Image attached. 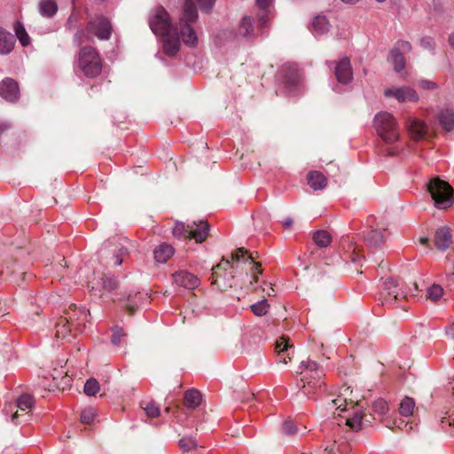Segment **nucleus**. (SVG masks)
I'll list each match as a JSON object with an SVG mask.
<instances>
[{"instance_id":"nucleus-1","label":"nucleus","mask_w":454,"mask_h":454,"mask_svg":"<svg viewBox=\"0 0 454 454\" xmlns=\"http://www.w3.org/2000/svg\"><path fill=\"white\" fill-rule=\"evenodd\" d=\"M197 8L192 0H185L178 23L173 25L168 12L162 7H156L149 18L150 28L161 37L163 52L175 56L180 50L181 41L188 47L198 44L195 25L198 21Z\"/></svg>"},{"instance_id":"nucleus-2","label":"nucleus","mask_w":454,"mask_h":454,"mask_svg":"<svg viewBox=\"0 0 454 454\" xmlns=\"http://www.w3.org/2000/svg\"><path fill=\"white\" fill-rule=\"evenodd\" d=\"M249 263L251 270H256L258 274H262L261 265L254 262V258L251 254L243 248H238L231 254V260L223 258L222 261L212 269V284H217L219 278H223L226 284L231 286V281L234 278V270H238L241 264Z\"/></svg>"},{"instance_id":"nucleus-3","label":"nucleus","mask_w":454,"mask_h":454,"mask_svg":"<svg viewBox=\"0 0 454 454\" xmlns=\"http://www.w3.org/2000/svg\"><path fill=\"white\" fill-rule=\"evenodd\" d=\"M296 373L300 375L301 391L309 398L320 392L324 386V369L315 361H301Z\"/></svg>"},{"instance_id":"nucleus-4","label":"nucleus","mask_w":454,"mask_h":454,"mask_svg":"<svg viewBox=\"0 0 454 454\" xmlns=\"http://www.w3.org/2000/svg\"><path fill=\"white\" fill-rule=\"evenodd\" d=\"M112 32L111 21L103 15H96L89 20L85 29H80L74 34L73 41L76 46L91 42L95 37L100 41H107Z\"/></svg>"},{"instance_id":"nucleus-5","label":"nucleus","mask_w":454,"mask_h":454,"mask_svg":"<svg viewBox=\"0 0 454 454\" xmlns=\"http://www.w3.org/2000/svg\"><path fill=\"white\" fill-rule=\"evenodd\" d=\"M103 62L99 51L90 45L82 47L77 54V67L87 78L99 76L102 73Z\"/></svg>"},{"instance_id":"nucleus-6","label":"nucleus","mask_w":454,"mask_h":454,"mask_svg":"<svg viewBox=\"0 0 454 454\" xmlns=\"http://www.w3.org/2000/svg\"><path fill=\"white\" fill-rule=\"evenodd\" d=\"M378 135L386 144H394L399 140L400 130L396 120L388 112L377 114L373 120Z\"/></svg>"},{"instance_id":"nucleus-7","label":"nucleus","mask_w":454,"mask_h":454,"mask_svg":"<svg viewBox=\"0 0 454 454\" xmlns=\"http://www.w3.org/2000/svg\"><path fill=\"white\" fill-rule=\"evenodd\" d=\"M427 190L437 208L446 209L454 203L453 188L439 177L430 180Z\"/></svg>"},{"instance_id":"nucleus-8","label":"nucleus","mask_w":454,"mask_h":454,"mask_svg":"<svg viewBox=\"0 0 454 454\" xmlns=\"http://www.w3.org/2000/svg\"><path fill=\"white\" fill-rule=\"evenodd\" d=\"M209 231V224L206 221L193 222L185 225L184 223H176L173 228V235L180 239H195L196 242H203Z\"/></svg>"},{"instance_id":"nucleus-9","label":"nucleus","mask_w":454,"mask_h":454,"mask_svg":"<svg viewBox=\"0 0 454 454\" xmlns=\"http://www.w3.org/2000/svg\"><path fill=\"white\" fill-rule=\"evenodd\" d=\"M328 67H333V73L340 83L348 84L353 79V71L350 59L348 57L341 58L339 61H326Z\"/></svg>"},{"instance_id":"nucleus-10","label":"nucleus","mask_w":454,"mask_h":454,"mask_svg":"<svg viewBox=\"0 0 454 454\" xmlns=\"http://www.w3.org/2000/svg\"><path fill=\"white\" fill-rule=\"evenodd\" d=\"M411 50V44L408 41L399 40L390 51L389 60L396 72H401L405 67L404 53Z\"/></svg>"},{"instance_id":"nucleus-11","label":"nucleus","mask_w":454,"mask_h":454,"mask_svg":"<svg viewBox=\"0 0 454 454\" xmlns=\"http://www.w3.org/2000/svg\"><path fill=\"white\" fill-rule=\"evenodd\" d=\"M274 351L277 356V362L286 364L291 361L294 353V348L289 343V340L284 336L276 340Z\"/></svg>"},{"instance_id":"nucleus-12","label":"nucleus","mask_w":454,"mask_h":454,"mask_svg":"<svg viewBox=\"0 0 454 454\" xmlns=\"http://www.w3.org/2000/svg\"><path fill=\"white\" fill-rule=\"evenodd\" d=\"M0 97L8 102H15L20 98L18 82L6 77L0 82Z\"/></svg>"},{"instance_id":"nucleus-13","label":"nucleus","mask_w":454,"mask_h":454,"mask_svg":"<svg viewBox=\"0 0 454 454\" xmlns=\"http://www.w3.org/2000/svg\"><path fill=\"white\" fill-rule=\"evenodd\" d=\"M384 95L386 98H395L400 103L406 101L416 102L419 100L418 94L410 87L387 89L384 91Z\"/></svg>"},{"instance_id":"nucleus-14","label":"nucleus","mask_w":454,"mask_h":454,"mask_svg":"<svg viewBox=\"0 0 454 454\" xmlns=\"http://www.w3.org/2000/svg\"><path fill=\"white\" fill-rule=\"evenodd\" d=\"M90 311L85 308L77 309L75 305H71L65 318L72 326L81 330V327L84 326L85 322L88 321Z\"/></svg>"},{"instance_id":"nucleus-15","label":"nucleus","mask_w":454,"mask_h":454,"mask_svg":"<svg viewBox=\"0 0 454 454\" xmlns=\"http://www.w3.org/2000/svg\"><path fill=\"white\" fill-rule=\"evenodd\" d=\"M174 282L186 289H195L200 284V278L187 270H179L173 274Z\"/></svg>"},{"instance_id":"nucleus-16","label":"nucleus","mask_w":454,"mask_h":454,"mask_svg":"<svg viewBox=\"0 0 454 454\" xmlns=\"http://www.w3.org/2000/svg\"><path fill=\"white\" fill-rule=\"evenodd\" d=\"M407 129L414 140H419L426 137L428 127L421 120L415 117H409L407 120Z\"/></svg>"},{"instance_id":"nucleus-17","label":"nucleus","mask_w":454,"mask_h":454,"mask_svg":"<svg viewBox=\"0 0 454 454\" xmlns=\"http://www.w3.org/2000/svg\"><path fill=\"white\" fill-rule=\"evenodd\" d=\"M285 69L286 72L284 76L285 84L288 90H293L301 81V73L295 64H287Z\"/></svg>"},{"instance_id":"nucleus-18","label":"nucleus","mask_w":454,"mask_h":454,"mask_svg":"<svg viewBox=\"0 0 454 454\" xmlns=\"http://www.w3.org/2000/svg\"><path fill=\"white\" fill-rule=\"evenodd\" d=\"M15 36L0 27V55L11 53L15 45Z\"/></svg>"},{"instance_id":"nucleus-19","label":"nucleus","mask_w":454,"mask_h":454,"mask_svg":"<svg viewBox=\"0 0 454 454\" xmlns=\"http://www.w3.org/2000/svg\"><path fill=\"white\" fill-rule=\"evenodd\" d=\"M452 236L447 227L439 228L434 235V245L438 250H446L451 243Z\"/></svg>"},{"instance_id":"nucleus-20","label":"nucleus","mask_w":454,"mask_h":454,"mask_svg":"<svg viewBox=\"0 0 454 454\" xmlns=\"http://www.w3.org/2000/svg\"><path fill=\"white\" fill-rule=\"evenodd\" d=\"M273 0H256V7L260 11L258 13L259 30H262V28L267 26V23L270 20L269 8Z\"/></svg>"},{"instance_id":"nucleus-21","label":"nucleus","mask_w":454,"mask_h":454,"mask_svg":"<svg viewBox=\"0 0 454 454\" xmlns=\"http://www.w3.org/2000/svg\"><path fill=\"white\" fill-rule=\"evenodd\" d=\"M437 120L445 131H451L454 129V112L451 109H442L437 114Z\"/></svg>"},{"instance_id":"nucleus-22","label":"nucleus","mask_w":454,"mask_h":454,"mask_svg":"<svg viewBox=\"0 0 454 454\" xmlns=\"http://www.w3.org/2000/svg\"><path fill=\"white\" fill-rule=\"evenodd\" d=\"M34 406V398L32 395L25 394L17 400L18 411L12 416V421L17 423V419L20 416L19 411H29ZM27 412L26 414H27Z\"/></svg>"},{"instance_id":"nucleus-23","label":"nucleus","mask_w":454,"mask_h":454,"mask_svg":"<svg viewBox=\"0 0 454 454\" xmlns=\"http://www.w3.org/2000/svg\"><path fill=\"white\" fill-rule=\"evenodd\" d=\"M330 24L328 20L322 15H317L313 19L310 31L315 36L322 35L329 31Z\"/></svg>"},{"instance_id":"nucleus-24","label":"nucleus","mask_w":454,"mask_h":454,"mask_svg":"<svg viewBox=\"0 0 454 454\" xmlns=\"http://www.w3.org/2000/svg\"><path fill=\"white\" fill-rule=\"evenodd\" d=\"M308 184L313 190H322L327 185V179L319 171H310L308 174Z\"/></svg>"},{"instance_id":"nucleus-25","label":"nucleus","mask_w":454,"mask_h":454,"mask_svg":"<svg viewBox=\"0 0 454 454\" xmlns=\"http://www.w3.org/2000/svg\"><path fill=\"white\" fill-rule=\"evenodd\" d=\"M173 254V247L167 243L160 244L153 251L154 259L160 263L166 262Z\"/></svg>"},{"instance_id":"nucleus-26","label":"nucleus","mask_w":454,"mask_h":454,"mask_svg":"<svg viewBox=\"0 0 454 454\" xmlns=\"http://www.w3.org/2000/svg\"><path fill=\"white\" fill-rule=\"evenodd\" d=\"M396 287L397 284L392 278L386 279L383 283V290L387 295L393 297L395 300H399L401 298L406 299L408 294L403 292L400 293Z\"/></svg>"},{"instance_id":"nucleus-27","label":"nucleus","mask_w":454,"mask_h":454,"mask_svg":"<svg viewBox=\"0 0 454 454\" xmlns=\"http://www.w3.org/2000/svg\"><path fill=\"white\" fill-rule=\"evenodd\" d=\"M58 4L54 0H40L39 13L44 18H52L58 12Z\"/></svg>"},{"instance_id":"nucleus-28","label":"nucleus","mask_w":454,"mask_h":454,"mask_svg":"<svg viewBox=\"0 0 454 454\" xmlns=\"http://www.w3.org/2000/svg\"><path fill=\"white\" fill-rule=\"evenodd\" d=\"M202 401V395L197 389H189L184 393V405L189 409L197 408Z\"/></svg>"},{"instance_id":"nucleus-29","label":"nucleus","mask_w":454,"mask_h":454,"mask_svg":"<svg viewBox=\"0 0 454 454\" xmlns=\"http://www.w3.org/2000/svg\"><path fill=\"white\" fill-rule=\"evenodd\" d=\"M364 240L371 247H379L384 243L385 235L381 230L373 229L366 234Z\"/></svg>"},{"instance_id":"nucleus-30","label":"nucleus","mask_w":454,"mask_h":454,"mask_svg":"<svg viewBox=\"0 0 454 454\" xmlns=\"http://www.w3.org/2000/svg\"><path fill=\"white\" fill-rule=\"evenodd\" d=\"M13 30L15 32V36L18 38L22 46L26 47L31 43L30 36L27 33L26 28L21 21H15L13 25Z\"/></svg>"},{"instance_id":"nucleus-31","label":"nucleus","mask_w":454,"mask_h":454,"mask_svg":"<svg viewBox=\"0 0 454 454\" xmlns=\"http://www.w3.org/2000/svg\"><path fill=\"white\" fill-rule=\"evenodd\" d=\"M239 34L248 40L254 37V23L250 16H245L242 19L239 26Z\"/></svg>"},{"instance_id":"nucleus-32","label":"nucleus","mask_w":454,"mask_h":454,"mask_svg":"<svg viewBox=\"0 0 454 454\" xmlns=\"http://www.w3.org/2000/svg\"><path fill=\"white\" fill-rule=\"evenodd\" d=\"M325 454H348L349 446L346 442H338L334 441L325 445Z\"/></svg>"},{"instance_id":"nucleus-33","label":"nucleus","mask_w":454,"mask_h":454,"mask_svg":"<svg viewBox=\"0 0 454 454\" xmlns=\"http://www.w3.org/2000/svg\"><path fill=\"white\" fill-rule=\"evenodd\" d=\"M315 244L320 247H327L332 243V236L327 231H317L313 234Z\"/></svg>"},{"instance_id":"nucleus-34","label":"nucleus","mask_w":454,"mask_h":454,"mask_svg":"<svg viewBox=\"0 0 454 454\" xmlns=\"http://www.w3.org/2000/svg\"><path fill=\"white\" fill-rule=\"evenodd\" d=\"M179 447L184 452H190L195 450L198 454H200L203 450L202 448L198 449L197 441L192 436H185L180 439Z\"/></svg>"},{"instance_id":"nucleus-35","label":"nucleus","mask_w":454,"mask_h":454,"mask_svg":"<svg viewBox=\"0 0 454 454\" xmlns=\"http://www.w3.org/2000/svg\"><path fill=\"white\" fill-rule=\"evenodd\" d=\"M72 325L67 322V318H60L56 324V337L58 339H67L72 330Z\"/></svg>"},{"instance_id":"nucleus-36","label":"nucleus","mask_w":454,"mask_h":454,"mask_svg":"<svg viewBox=\"0 0 454 454\" xmlns=\"http://www.w3.org/2000/svg\"><path fill=\"white\" fill-rule=\"evenodd\" d=\"M444 291L442 286L433 284L427 288L426 298L433 302H436L443 296Z\"/></svg>"},{"instance_id":"nucleus-37","label":"nucleus","mask_w":454,"mask_h":454,"mask_svg":"<svg viewBox=\"0 0 454 454\" xmlns=\"http://www.w3.org/2000/svg\"><path fill=\"white\" fill-rule=\"evenodd\" d=\"M415 402L411 397H404L399 405V413L402 416L408 417L413 413Z\"/></svg>"},{"instance_id":"nucleus-38","label":"nucleus","mask_w":454,"mask_h":454,"mask_svg":"<svg viewBox=\"0 0 454 454\" xmlns=\"http://www.w3.org/2000/svg\"><path fill=\"white\" fill-rule=\"evenodd\" d=\"M346 425L354 431H358L363 426V414L359 411H355L352 417L348 418Z\"/></svg>"},{"instance_id":"nucleus-39","label":"nucleus","mask_w":454,"mask_h":454,"mask_svg":"<svg viewBox=\"0 0 454 454\" xmlns=\"http://www.w3.org/2000/svg\"><path fill=\"white\" fill-rule=\"evenodd\" d=\"M282 432L288 436L294 435L298 433L303 434L306 432V428L304 427L303 429L300 430L293 420L286 419V421H284L282 425Z\"/></svg>"},{"instance_id":"nucleus-40","label":"nucleus","mask_w":454,"mask_h":454,"mask_svg":"<svg viewBox=\"0 0 454 454\" xmlns=\"http://www.w3.org/2000/svg\"><path fill=\"white\" fill-rule=\"evenodd\" d=\"M270 305L266 299H262L251 306L253 313L257 317L264 316L269 311Z\"/></svg>"},{"instance_id":"nucleus-41","label":"nucleus","mask_w":454,"mask_h":454,"mask_svg":"<svg viewBox=\"0 0 454 454\" xmlns=\"http://www.w3.org/2000/svg\"><path fill=\"white\" fill-rule=\"evenodd\" d=\"M99 383L94 378H90L84 384L83 391L89 396L95 395L99 391Z\"/></svg>"},{"instance_id":"nucleus-42","label":"nucleus","mask_w":454,"mask_h":454,"mask_svg":"<svg viewBox=\"0 0 454 454\" xmlns=\"http://www.w3.org/2000/svg\"><path fill=\"white\" fill-rule=\"evenodd\" d=\"M141 406L148 418L153 419L160 415V407L154 402L143 403Z\"/></svg>"},{"instance_id":"nucleus-43","label":"nucleus","mask_w":454,"mask_h":454,"mask_svg":"<svg viewBox=\"0 0 454 454\" xmlns=\"http://www.w3.org/2000/svg\"><path fill=\"white\" fill-rule=\"evenodd\" d=\"M96 416L97 411L94 408H85L81 413V422L82 424H90L94 421Z\"/></svg>"},{"instance_id":"nucleus-44","label":"nucleus","mask_w":454,"mask_h":454,"mask_svg":"<svg viewBox=\"0 0 454 454\" xmlns=\"http://www.w3.org/2000/svg\"><path fill=\"white\" fill-rule=\"evenodd\" d=\"M347 406V400L345 397L339 395L336 398L333 399L331 401V403H329L328 409H335L340 410V411H344L346 410Z\"/></svg>"},{"instance_id":"nucleus-45","label":"nucleus","mask_w":454,"mask_h":454,"mask_svg":"<svg viewBox=\"0 0 454 454\" xmlns=\"http://www.w3.org/2000/svg\"><path fill=\"white\" fill-rule=\"evenodd\" d=\"M372 409L378 414L384 415L388 410V405L384 399L379 398L373 402Z\"/></svg>"},{"instance_id":"nucleus-46","label":"nucleus","mask_w":454,"mask_h":454,"mask_svg":"<svg viewBox=\"0 0 454 454\" xmlns=\"http://www.w3.org/2000/svg\"><path fill=\"white\" fill-rule=\"evenodd\" d=\"M102 288L111 292L117 287V280L114 278L104 277L101 278Z\"/></svg>"},{"instance_id":"nucleus-47","label":"nucleus","mask_w":454,"mask_h":454,"mask_svg":"<svg viewBox=\"0 0 454 454\" xmlns=\"http://www.w3.org/2000/svg\"><path fill=\"white\" fill-rule=\"evenodd\" d=\"M112 331H113V335H112L111 341L114 345H118L121 342V338L125 337L126 334H125L123 329L117 325L113 327Z\"/></svg>"},{"instance_id":"nucleus-48","label":"nucleus","mask_w":454,"mask_h":454,"mask_svg":"<svg viewBox=\"0 0 454 454\" xmlns=\"http://www.w3.org/2000/svg\"><path fill=\"white\" fill-rule=\"evenodd\" d=\"M128 251L124 247L118 249L117 254L113 258V264L120 266L122 263V257L127 254Z\"/></svg>"},{"instance_id":"nucleus-49","label":"nucleus","mask_w":454,"mask_h":454,"mask_svg":"<svg viewBox=\"0 0 454 454\" xmlns=\"http://www.w3.org/2000/svg\"><path fill=\"white\" fill-rule=\"evenodd\" d=\"M419 85L422 89L427 90H435L438 87L436 82H434L433 81H429V80H420L419 82Z\"/></svg>"},{"instance_id":"nucleus-50","label":"nucleus","mask_w":454,"mask_h":454,"mask_svg":"<svg viewBox=\"0 0 454 454\" xmlns=\"http://www.w3.org/2000/svg\"><path fill=\"white\" fill-rule=\"evenodd\" d=\"M420 45L424 49L434 50V39L432 37H429V36H425V37L421 38Z\"/></svg>"},{"instance_id":"nucleus-51","label":"nucleus","mask_w":454,"mask_h":454,"mask_svg":"<svg viewBox=\"0 0 454 454\" xmlns=\"http://www.w3.org/2000/svg\"><path fill=\"white\" fill-rule=\"evenodd\" d=\"M201 10L208 12L215 4V0H197Z\"/></svg>"},{"instance_id":"nucleus-52","label":"nucleus","mask_w":454,"mask_h":454,"mask_svg":"<svg viewBox=\"0 0 454 454\" xmlns=\"http://www.w3.org/2000/svg\"><path fill=\"white\" fill-rule=\"evenodd\" d=\"M446 335L454 340V325L446 327Z\"/></svg>"},{"instance_id":"nucleus-53","label":"nucleus","mask_w":454,"mask_h":454,"mask_svg":"<svg viewBox=\"0 0 454 454\" xmlns=\"http://www.w3.org/2000/svg\"><path fill=\"white\" fill-rule=\"evenodd\" d=\"M293 223H294L293 219L291 217H287L286 219H285L283 221V225L286 229H291L292 225H293Z\"/></svg>"},{"instance_id":"nucleus-54","label":"nucleus","mask_w":454,"mask_h":454,"mask_svg":"<svg viewBox=\"0 0 454 454\" xmlns=\"http://www.w3.org/2000/svg\"><path fill=\"white\" fill-rule=\"evenodd\" d=\"M10 128V124L8 122L3 121L0 122V131L4 132Z\"/></svg>"},{"instance_id":"nucleus-55","label":"nucleus","mask_w":454,"mask_h":454,"mask_svg":"<svg viewBox=\"0 0 454 454\" xmlns=\"http://www.w3.org/2000/svg\"><path fill=\"white\" fill-rule=\"evenodd\" d=\"M402 149L395 148L387 151V154L390 156L397 155Z\"/></svg>"},{"instance_id":"nucleus-56","label":"nucleus","mask_w":454,"mask_h":454,"mask_svg":"<svg viewBox=\"0 0 454 454\" xmlns=\"http://www.w3.org/2000/svg\"><path fill=\"white\" fill-rule=\"evenodd\" d=\"M419 242H420L421 244H423V245H427V244H428V242H429V239H428L427 238H426V237H421V238L419 239Z\"/></svg>"},{"instance_id":"nucleus-57","label":"nucleus","mask_w":454,"mask_h":454,"mask_svg":"<svg viewBox=\"0 0 454 454\" xmlns=\"http://www.w3.org/2000/svg\"><path fill=\"white\" fill-rule=\"evenodd\" d=\"M449 43L451 45V47L454 48V33H452L449 37Z\"/></svg>"},{"instance_id":"nucleus-58","label":"nucleus","mask_w":454,"mask_h":454,"mask_svg":"<svg viewBox=\"0 0 454 454\" xmlns=\"http://www.w3.org/2000/svg\"><path fill=\"white\" fill-rule=\"evenodd\" d=\"M341 1L345 4H354L357 3L359 0H341Z\"/></svg>"},{"instance_id":"nucleus-59","label":"nucleus","mask_w":454,"mask_h":454,"mask_svg":"<svg viewBox=\"0 0 454 454\" xmlns=\"http://www.w3.org/2000/svg\"><path fill=\"white\" fill-rule=\"evenodd\" d=\"M127 309L129 311H130L131 313L134 311V309L129 304L127 305Z\"/></svg>"},{"instance_id":"nucleus-60","label":"nucleus","mask_w":454,"mask_h":454,"mask_svg":"<svg viewBox=\"0 0 454 454\" xmlns=\"http://www.w3.org/2000/svg\"><path fill=\"white\" fill-rule=\"evenodd\" d=\"M43 387H44L45 390H49L50 391L51 389L52 386H51V385L43 386Z\"/></svg>"},{"instance_id":"nucleus-61","label":"nucleus","mask_w":454,"mask_h":454,"mask_svg":"<svg viewBox=\"0 0 454 454\" xmlns=\"http://www.w3.org/2000/svg\"><path fill=\"white\" fill-rule=\"evenodd\" d=\"M376 1H377V2H379V3H383V2H385L386 0H376Z\"/></svg>"},{"instance_id":"nucleus-62","label":"nucleus","mask_w":454,"mask_h":454,"mask_svg":"<svg viewBox=\"0 0 454 454\" xmlns=\"http://www.w3.org/2000/svg\"><path fill=\"white\" fill-rule=\"evenodd\" d=\"M254 281L256 282L257 281V277L254 276Z\"/></svg>"}]
</instances>
